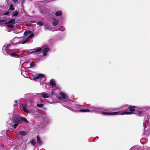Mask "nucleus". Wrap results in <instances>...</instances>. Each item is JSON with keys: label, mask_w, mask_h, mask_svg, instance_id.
Returning a JSON list of instances; mask_svg holds the SVG:
<instances>
[{"label": "nucleus", "mask_w": 150, "mask_h": 150, "mask_svg": "<svg viewBox=\"0 0 150 150\" xmlns=\"http://www.w3.org/2000/svg\"><path fill=\"white\" fill-rule=\"evenodd\" d=\"M42 96L44 98H48L49 96L47 93H43L42 94Z\"/></svg>", "instance_id": "nucleus-18"}, {"label": "nucleus", "mask_w": 150, "mask_h": 150, "mask_svg": "<svg viewBox=\"0 0 150 150\" xmlns=\"http://www.w3.org/2000/svg\"><path fill=\"white\" fill-rule=\"evenodd\" d=\"M30 143L32 144L33 145L35 146V140H34V139H33L30 142Z\"/></svg>", "instance_id": "nucleus-22"}, {"label": "nucleus", "mask_w": 150, "mask_h": 150, "mask_svg": "<svg viewBox=\"0 0 150 150\" xmlns=\"http://www.w3.org/2000/svg\"><path fill=\"white\" fill-rule=\"evenodd\" d=\"M35 34L33 33H31L30 35L28 37L30 38H31L34 37Z\"/></svg>", "instance_id": "nucleus-31"}, {"label": "nucleus", "mask_w": 150, "mask_h": 150, "mask_svg": "<svg viewBox=\"0 0 150 150\" xmlns=\"http://www.w3.org/2000/svg\"><path fill=\"white\" fill-rule=\"evenodd\" d=\"M19 124H20V123H18V122L15 123L13 125L14 128L15 129H16L18 125Z\"/></svg>", "instance_id": "nucleus-25"}, {"label": "nucleus", "mask_w": 150, "mask_h": 150, "mask_svg": "<svg viewBox=\"0 0 150 150\" xmlns=\"http://www.w3.org/2000/svg\"><path fill=\"white\" fill-rule=\"evenodd\" d=\"M35 63L33 62H31L30 64V65L31 67H33L35 66Z\"/></svg>", "instance_id": "nucleus-27"}, {"label": "nucleus", "mask_w": 150, "mask_h": 150, "mask_svg": "<svg viewBox=\"0 0 150 150\" xmlns=\"http://www.w3.org/2000/svg\"><path fill=\"white\" fill-rule=\"evenodd\" d=\"M53 21L52 23V25L53 26H55L57 25L58 24L57 21L55 19H53Z\"/></svg>", "instance_id": "nucleus-17"}, {"label": "nucleus", "mask_w": 150, "mask_h": 150, "mask_svg": "<svg viewBox=\"0 0 150 150\" xmlns=\"http://www.w3.org/2000/svg\"><path fill=\"white\" fill-rule=\"evenodd\" d=\"M9 55H10L11 57H17L18 56V54L17 53V52H13V53H9Z\"/></svg>", "instance_id": "nucleus-10"}, {"label": "nucleus", "mask_w": 150, "mask_h": 150, "mask_svg": "<svg viewBox=\"0 0 150 150\" xmlns=\"http://www.w3.org/2000/svg\"><path fill=\"white\" fill-rule=\"evenodd\" d=\"M44 105L43 104H37V106L39 108H42L43 107Z\"/></svg>", "instance_id": "nucleus-29"}, {"label": "nucleus", "mask_w": 150, "mask_h": 150, "mask_svg": "<svg viewBox=\"0 0 150 150\" xmlns=\"http://www.w3.org/2000/svg\"><path fill=\"white\" fill-rule=\"evenodd\" d=\"M49 51V49L47 47H45L42 50L43 53V56H45L47 55V53Z\"/></svg>", "instance_id": "nucleus-7"}, {"label": "nucleus", "mask_w": 150, "mask_h": 150, "mask_svg": "<svg viewBox=\"0 0 150 150\" xmlns=\"http://www.w3.org/2000/svg\"><path fill=\"white\" fill-rule=\"evenodd\" d=\"M135 106H129L127 108V109L129 110L130 114H133V112L135 111V108H136Z\"/></svg>", "instance_id": "nucleus-3"}, {"label": "nucleus", "mask_w": 150, "mask_h": 150, "mask_svg": "<svg viewBox=\"0 0 150 150\" xmlns=\"http://www.w3.org/2000/svg\"><path fill=\"white\" fill-rule=\"evenodd\" d=\"M6 21V20H0V22H5Z\"/></svg>", "instance_id": "nucleus-34"}, {"label": "nucleus", "mask_w": 150, "mask_h": 150, "mask_svg": "<svg viewBox=\"0 0 150 150\" xmlns=\"http://www.w3.org/2000/svg\"><path fill=\"white\" fill-rule=\"evenodd\" d=\"M37 142L39 145H41L42 144V142L40 139V137L38 135L37 136Z\"/></svg>", "instance_id": "nucleus-8"}, {"label": "nucleus", "mask_w": 150, "mask_h": 150, "mask_svg": "<svg viewBox=\"0 0 150 150\" xmlns=\"http://www.w3.org/2000/svg\"><path fill=\"white\" fill-rule=\"evenodd\" d=\"M42 50V48H38L37 49H34L32 50H30V51H32L30 52V53H35V54H37V53L38 52H40Z\"/></svg>", "instance_id": "nucleus-5"}, {"label": "nucleus", "mask_w": 150, "mask_h": 150, "mask_svg": "<svg viewBox=\"0 0 150 150\" xmlns=\"http://www.w3.org/2000/svg\"><path fill=\"white\" fill-rule=\"evenodd\" d=\"M121 114H130V113H129V111H126L122 112Z\"/></svg>", "instance_id": "nucleus-23"}, {"label": "nucleus", "mask_w": 150, "mask_h": 150, "mask_svg": "<svg viewBox=\"0 0 150 150\" xmlns=\"http://www.w3.org/2000/svg\"><path fill=\"white\" fill-rule=\"evenodd\" d=\"M12 44L10 43L9 44H7L6 47L5 48L4 47H5L6 45H4L3 46V49L2 50V52L3 54L6 55H8L9 54V53L12 52L13 50L10 49V46L12 45Z\"/></svg>", "instance_id": "nucleus-2"}, {"label": "nucleus", "mask_w": 150, "mask_h": 150, "mask_svg": "<svg viewBox=\"0 0 150 150\" xmlns=\"http://www.w3.org/2000/svg\"><path fill=\"white\" fill-rule=\"evenodd\" d=\"M32 33V31L30 30H25L24 33V35L25 36H27L28 34H31Z\"/></svg>", "instance_id": "nucleus-13"}, {"label": "nucleus", "mask_w": 150, "mask_h": 150, "mask_svg": "<svg viewBox=\"0 0 150 150\" xmlns=\"http://www.w3.org/2000/svg\"><path fill=\"white\" fill-rule=\"evenodd\" d=\"M28 132L26 131H21L19 132V134L21 136H25L27 134Z\"/></svg>", "instance_id": "nucleus-14"}, {"label": "nucleus", "mask_w": 150, "mask_h": 150, "mask_svg": "<svg viewBox=\"0 0 150 150\" xmlns=\"http://www.w3.org/2000/svg\"><path fill=\"white\" fill-rule=\"evenodd\" d=\"M44 77H45V75L43 74H39L38 76H36L35 77H33V79L36 80L37 79H38L39 78H44Z\"/></svg>", "instance_id": "nucleus-6"}, {"label": "nucleus", "mask_w": 150, "mask_h": 150, "mask_svg": "<svg viewBox=\"0 0 150 150\" xmlns=\"http://www.w3.org/2000/svg\"><path fill=\"white\" fill-rule=\"evenodd\" d=\"M62 15V12L61 11H59L56 12L55 15L56 16H61Z\"/></svg>", "instance_id": "nucleus-16"}, {"label": "nucleus", "mask_w": 150, "mask_h": 150, "mask_svg": "<svg viewBox=\"0 0 150 150\" xmlns=\"http://www.w3.org/2000/svg\"><path fill=\"white\" fill-rule=\"evenodd\" d=\"M142 112L141 111H138L137 112V113L136 114L139 116H141L142 115Z\"/></svg>", "instance_id": "nucleus-26"}, {"label": "nucleus", "mask_w": 150, "mask_h": 150, "mask_svg": "<svg viewBox=\"0 0 150 150\" xmlns=\"http://www.w3.org/2000/svg\"><path fill=\"white\" fill-rule=\"evenodd\" d=\"M143 124H144V127H146V123H144Z\"/></svg>", "instance_id": "nucleus-37"}, {"label": "nucleus", "mask_w": 150, "mask_h": 150, "mask_svg": "<svg viewBox=\"0 0 150 150\" xmlns=\"http://www.w3.org/2000/svg\"><path fill=\"white\" fill-rule=\"evenodd\" d=\"M119 112H108L107 115H119Z\"/></svg>", "instance_id": "nucleus-11"}, {"label": "nucleus", "mask_w": 150, "mask_h": 150, "mask_svg": "<svg viewBox=\"0 0 150 150\" xmlns=\"http://www.w3.org/2000/svg\"><path fill=\"white\" fill-rule=\"evenodd\" d=\"M17 105V104H13V107H15Z\"/></svg>", "instance_id": "nucleus-38"}, {"label": "nucleus", "mask_w": 150, "mask_h": 150, "mask_svg": "<svg viewBox=\"0 0 150 150\" xmlns=\"http://www.w3.org/2000/svg\"><path fill=\"white\" fill-rule=\"evenodd\" d=\"M90 111V110L88 109H82L79 110V111L80 112H89Z\"/></svg>", "instance_id": "nucleus-20"}, {"label": "nucleus", "mask_w": 150, "mask_h": 150, "mask_svg": "<svg viewBox=\"0 0 150 150\" xmlns=\"http://www.w3.org/2000/svg\"><path fill=\"white\" fill-rule=\"evenodd\" d=\"M53 92H52V94H53Z\"/></svg>", "instance_id": "nucleus-41"}, {"label": "nucleus", "mask_w": 150, "mask_h": 150, "mask_svg": "<svg viewBox=\"0 0 150 150\" xmlns=\"http://www.w3.org/2000/svg\"><path fill=\"white\" fill-rule=\"evenodd\" d=\"M9 13V12L8 11H7L6 12L4 13V16H7L8 15Z\"/></svg>", "instance_id": "nucleus-33"}, {"label": "nucleus", "mask_w": 150, "mask_h": 150, "mask_svg": "<svg viewBox=\"0 0 150 150\" xmlns=\"http://www.w3.org/2000/svg\"><path fill=\"white\" fill-rule=\"evenodd\" d=\"M11 120L13 123L18 122V123L21 124L23 122V121L26 123L29 122L28 121L25 117L22 116L20 117H18L15 116H13L12 117Z\"/></svg>", "instance_id": "nucleus-1"}, {"label": "nucleus", "mask_w": 150, "mask_h": 150, "mask_svg": "<svg viewBox=\"0 0 150 150\" xmlns=\"http://www.w3.org/2000/svg\"><path fill=\"white\" fill-rule=\"evenodd\" d=\"M37 24L39 25L40 26H42L43 25V23L41 21H39L37 22Z\"/></svg>", "instance_id": "nucleus-28"}, {"label": "nucleus", "mask_w": 150, "mask_h": 150, "mask_svg": "<svg viewBox=\"0 0 150 150\" xmlns=\"http://www.w3.org/2000/svg\"><path fill=\"white\" fill-rule=\"evenodd\" d=\"M30 38L28 37L23 42H22V44H25L29 42L30 40Z\"/></svg>", "instance_id": "nucleus-21"}, {"label": "nucleus", "mask_w": 150, "mask_h": 150, "mask_svg": "<svg viewBox=\"0 0 150 150\" xmlns=\"http://www.w3.org/2000/svg\"><path fill=\"white\" fill-rule=\"evenodd\" d=\"M26 105H23L22 106V109L25 112L27 113H29L30 112L26 109Z\"/></svg>", "instance_id": "nucleus-12"}, {"label": "nucleus", "mask_w": 150, "mask_h": 150, "mask_svg": "<svg viewBox=\"0 0 150 150\" xmlns=\"http://www.w3.org/2000/svg\"><path fill=\"white\" fill-rule=\"evenodd\" d=\"M59 95L61 96H60L58 97V99L59 100H61L62 99L64 100L66 98V95L65 93L61 92L59 93Z\"/></svg>", "instance_id": "nucleus-4"}, {"label": "nucleus", "mask_w": 150, "mask_h": 150, "mask_svg": "<svg viewBox=\"0 0 150 150\" xmlns=\"http://www.w3.org/2000/svg\"><path fill=\"white\" fill-rule=\"evenodd\" d=\"M18 14V12H15L13 14V16H17Z\"/></svg>", "instance_id": "nucleus-32"}, {"label": "nucleus", "mask_w": 150, "mask_h": 150, "mask_svg": "<svg viewBox=\"0 0 150 150\" xmlns=\"http://www.w3.org/2000/svg\"><path fill=\"white\" fill-rule=\"evenodd\" d=\"M14 102L16 103H18V101L17 100H15L14 101Z\"/></svg>", "instance_id": "nucleus-39"}, {"label": "nucleus", "mask_w": 150, "mask_h": 150, "mask_svg": "<svg viewBox=\"0 0 150 150\" xmlns=\"http://www.w3.org/2000/svg\"><path fill=\"white\" fill-rule=\"evenodd\" d=\"M15 19H11L9 21H8L7 22H6L4 23V24H6V23H10L12 24H13L15 23Z\"/></svg>", "instance_id": "nucleus-9"}, {"label": "nucleus", "mask_w": 150, "mask_h": 150, "mask_svg": "<svg viewBox=\"0 0 150 150\" xmlns=\"http://www.w3.org/2000/svg\"><path fill=\"white\" fill-rule=\"evenodd\" d=\"M50 84L52 86H54L56 84L55 82L52 79H51L50 80Z\"/></svg>", "instance_id": "nucleus-15"}, {"label": "nucleus", "mask_w": 150, "mask_h": 150, "mask_svg": "<svg viewBox=\"0 0 150 150\" xmlns=\"http://www.w3.org/2000/svg\"><path fill=\"white\" fill-rule=\"evenodd\" d=\"M5 149L4 145L2 144L0 146V149L1 150H4Z\"/></svg>", "instance_id": "nucleus-30"}, {"label": "nucleus", "mask_w": 150, "mask_h": 150, "mask_svg": "<svg viewBox=\"0 0 150 150\" xmlns=\"http://www.w3.org/2000/svg\"><path fill=\"white\" fill-rule=\"evenodd\" d=\"M11 11H13L15 9V8L13 7V5L12 4H11L10 6L9 9Z\"/></svg>", "instance_id": "nucleus-24"}, {"label": "nucleus", "mask_w": 150, "mask_h": 150, "mask_svg": "<svg viewBox=\"0 0 150 150\" xmlns=\"http://www.w3.org/2000/svg\"><path fill=\"white\" fill-rule=\"evenodd\" d=\"M13 2L14 3H16L18 1V0H12Z\"/></svg>", "instance_id": "nucleus-36"}, {"label": "nucleus", "mask_w": 150, "mask_h": 150, "mask_svg": "<svg viewBox=\"0 0 150 150\" xmlns=\"http://www.w3.org/2000/svg\"><path fill=\"white\" fill-rule=\"evenodd\" d=\"M4 150H8V149H7L5 148V149Z\"/></svg>", "instance_id": "nucleus-40"}, {"label": "nucleus", "mask_w": 150, "mask_h": 150, "mask_svg": "<svg viewBox=\"0 0 150 150\" xmlns=\"http://www.w3.org/2000/svg\"><path fill=\"white\" fill-rule=\"evenodd\" d=\"M107 112H103V113H104L105 115H107Z\"/></svg>", "instance_id": "nucleus-35"}, {"label": "nucleus", "mask_w": 150, "mask_h": 150, "mask_svg": "<svg viewBox=\"0 0 150 150\" xmlns=\"http://www.w3.org/2000/svg\"><path fill=\"white\" fill-rule=\"evenodd\" d=\"M6 24H7V27L9 28H13L14 27V26L13 24H11L10 23H6Z\"/></svg>", "instance_id": "nucleus-19"}]
</instances>
